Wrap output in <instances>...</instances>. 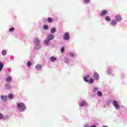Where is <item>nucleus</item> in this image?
<instances>
[{
    "instance_id": "5",
    "label": "nucleus",
    "mask_w": 127,
    "mask_h": 127,
    "mask_svg": "<svg viewBox=\"0 0 127 127\" xmlns=\"http://www.w3.org/2000/svg\"><path fill=\"white\" fill-rule=\"evenodd\" d=\"M99 89L98 87H94L92 92L94 93H96L98 97H103V93H102V91L99 90Z\"/></svg>"
},
{
    "instance_id": "23",
    "label": "nucleus",
    "mask_w": 127,
    "mask_h": 127,
    "mask_svg": "<svg viewBox=\"0 0 127 127\" xmlns=\"http://www.w3.org/2000/svg\"><path fill=\"white\" fill-rule=\"evenodd\" d=\"M105 20L106 21H111V18L109 16H106L105 17Z\"/></svg>"
},
{
    "instance_id": "37",
    "label": "nucleus",
    "mask_w": 127,
    "mask_h": 127,
    "mask_svg": "<svg viewBox=\"0 0 127 127\" xmlns=\"http://www.w3.org/2000/svg\"><path fill=\"white\" fill-rule=\"evenodd\" d=\"M104 108H106V106H104Z\"/></svg>"
},
{
    "instance_id": "35",
    "label": "nucleus",
    "mask_w": 127,
    "mask_h": 127,
    "mask_svg": "<svg viewBox=\"0 0 127 127\" xmlns=\"http://www.w3.org/2000/svg\"><path fill=\"white\" fill-rule=\"evenodd\" d=\"M90 127H96L95 125L91 126Z\"/></svg>"
},
{
    "instance_id": "22",
    "label": "nucleus",
    "mask_w": 127,
    "mask_h": 127,
    "mask_svg": "<svg viewBox=\"0 0 127 127\" xmlns=\"http://www.w3.org/2000/svg\"><path fill=\"white\" fill-rule=\"evenodd\" d=\"M2 69H3V64L0 62V72L2 71Z\"/></svg>"
},
{
    "instance_id": "18",
    "label": "nucleus",
    "mask_w": 127,
    "mask_h": 127,
    "mask_svg": "<svg viewBox=\"0 0 127 127\" xmlns=\"http://www.w3.org/2000/svg\"><path fill=\"white\" fill-rule=\"evenodd\" d=\"M12 80V78H11V76H8L5 79V81L8 83H10Z\"/></svg>"
},
{
    "instance_id": "36",
    "label": "nucleus",
    "mask_w": 127,
    "mask_h": 127,
    "mask_svg": "<svg viewBox=\"0 0 127 127\" xmlns=\"http://www.w3.org/2000/svg\"><path fill=\"white\" fill-rule=\"evenodd\" d=\"M102 127H107V126H103Z\"/></svg>"
},
{
    "instance_id": "17",
    "label": "nucleus",
    "mask_w": 127,
    "mask_h": 127,
    "mask_svg": "<svg viewBox=\"0 0 127 127\" xmlns=\"http://www.w3.org/2000/svg\"><path fill=\"white\" fill-rule=\"evenodd\" d=\"M0 98L3 102H6V100L7 99V96L1 95Z\"/></svg>"
},
{
    "instance_id": "6",
    "label": "nucleus",
    "mask_w": 127,
    "mask_h": 127,
    "mask_svg": "<svg viewBox=\"0 0 127 127\" xmlns=\"http://www.w3.org/2000/svg\"><path fill=\"white\" fill-rule=\"evenodd\" d=\"M112 104L116 110H120V105H119V102L118 101L114 100Z\"/></svg>"
},
{
    "instance_id": "9",
    "label": "nucleus",
    "mask_w": 127,
    "mask_h": 127,
    "mask_svg": "<svg viewBox=\"0 0 127 127\" xmlns=\"http://www.w3.org/2000/svg\"><path fill=\"white\" fill-rule=\"evenodd\" d=\"M115 19L118 22H121L122 21V17L120 14H117L115 16Z\"/></svg>"
},
{
    "instance_id": "25",
    "label": "nucleus",
    "mask_w": 127,
    "mask_h": 127,
    "mask_svg": "<svg viewBox=\"0 0 127 127\" xmlns=\"http://www.w3.org/2000/svg\"><path fill=\"white\" fill-rule=\"evenodd\" d=\"M8 98H9L10 100H12V99H13V95L12 94H9L8 95Z\"/></svg>"
},
{
    "instance_id": "15",
    "label": "nucleus",
    "mask_w": 127,
    "mask_h": 127,
    "mask_svg": "<svg viewBox=\"0 0 127 127\" xmlns=\"http://www.w3.org/2000/svg\"><path fill=\"white\" fill-rule=\"evenodd\" d=\"M11 88V86H10V84L8 83L5 84L4 85L5 90H10Z\"/></svg>"
},
{
    "instance_id": "2",
    "label": "nucleus",
    "mask_w": 127,
    "mask_h": 127,
    "mask_svg": "<svg viewBox=\"0 0 127 127\" xmlns=\"http://www.w3.org/2000/svg\"><path fill=\"white\" fill-rule=\"evenodd\" d=\"M17 109L18 112L22 113V112H25V110H26V106L24 103L19 102L17 103Z\"/></svg>"
},
{
    "instance_id": "14",
    "label": "nucleus",
    "mask_w": 127,
    "mask_h": 127,
    "mask_svg": "<svg viewBox=\"0 0 127 127\" xmlns=\"http://www.w3.org/2000/svg\"><path fill=\"white\" fill-rule=\"evenodd\" d=\"M64 63H66L68 65L70 64V59L69 58L65 57L64 59Z\"/></svg>"
},
{
    "instance_id": "33",
    "label": "nucleus",
    "mask_w": 127,
    "mask_h": 127,
    "mask_svg": "<svg viewBox=\"0 0 127 127\" xmlns=\"http://www.w3.org/2000/svg\"><path fill=\"white\" fill-rule=\"evenodd\" d=\"M10 71H11L10 69L7 68L6 69V73H10Z\"/></svg>"
},
{
    "instance_id": "29",
    "label": "nucleus",
    "mask_w": 127,
    "mask_h": 127,
    "mask_svg": "<svg viewBox=\"0 0 127 127\" xmlns=\"http://www.w3.org/2000/svg\"><path fill=\"white\" fill-rule=\"evenodd\" d=\"M53 21V20H52V18H48V22L51 23V22H52Z\"/></svg>"
},
{
    "instance_id": "8",
    "label": "nucleus",
    "mask_w": 127,
    "mask_h": 127,
    "mask_svg": "<svg viewBox=\"0 0 127 127\" xmlns=\"http://www.w3.org/2000/svg\"><path fill=\"white\" fill-rule=\"evenodd\" d=\"M79 106L81 108L83 107H87V104L85 100H81L78 104Z\"/></svg>"
},
{
    "instance_id": "21",
    "label": "nucleus",
    "mask_w": 127,
    "mask_h": 127,
    "mask_svg": "<svg viewBox=\"0 0 127 127\" xmlns=\"http://www.w3.org/2000/svg\"><path fill=\"white\" fill-rule=\"evenodd\" d=\"M107 73L109 74V75H111L112 73H113V70H112V68H111V67H108Z\"/></svg>"
},
{
    "instance_id": "20",
    "label": "nucleus",
    "mask_w": 127,
    "mask_h": 127,
    "mask_svg": "<svg viewBox=\"0 0 127 127\" xmlns=\"http://www.w3.org/2000/svg\"><path fill=\"white\" fill-rule=\"evenodd\" d=\"M50 61H51V62H55V61H57V59L56 57L52 56L50 58Z\"/></svg>"
},
{
    "instance_id": "7",
    "label": "nucleus",
    "mask_w": 127,
    "mask_h": 127,
    "mask_svg": "<svg viewBox=\"0 0 127 127\" xmlns=\"http://www.w3.org/2000/svg\"><path fill=\"white\" fill-rule=\"evenodd\" d=\"M64 39L66 41L70 40V34L68 32H66L64 35Z\"/></svg>"
},
{
    "instance_id": "24",
    "label": "nucleus",
    "mask_w": 127,
    "mask_h": 127,
    "mask_svg": "<svg viewBox=\"0 0 127 127\" xmlns=\"http://www.w3.org/2000/svg\"><path fill=\"white\" fill-rule=\"evenodd\" d=\"M1 53H2V55H3V56H5V55H6V51L3 50L1 51Z\"/></svg>"
},
{
    "instance_id": "19",
    "label": "nucleus",
    "mask_w": 127,
    "mask_h": 127,
    "mask_svg": "<svg viewBox=\"0 0 127 127\" xmlns=\"http://www.w3.org/2000/svg\"><path fill=\"white\" fill-rule=\"evenodd\" d=\"M51 31V34H54V33H55V32H56L57 30L56 28H52L50 30Z\"/></svg>"
},
{
    "instance_id": "13",
    "label": "nucleus",
    "mask_w": 127,
    "mask_h": 127,
    "mask_svg": "<svg viewBox=\"0 0 127 127\" xmlns=\"http://www.w3.org/2000/svg\"><path fill=\"white\" fill-rule=\"evenodd\" d=\"M118 21H117L115 19H113L110 22V24L112 26H116L117 24H118Z\"/></svg>"
},
{
    "instance_id": "27",
    "label": "nucleus",
    "mask_w": 127,
    "mask_h": 127,
    "mask_svg": "<svg viewBox=\"0 0 127 127\" xmlns=\"http://www.w3.org/2000/svg\"><path fill=\"white\" fill-rule=\"evenodd\" d=\"M43 29H44L45 30H47V29H48V25H44Z\"/></svg>"
},
{
    "instance_id": "16",
    "label": "nucleus",
    "mask_w": 127,
    "mask_h": 127,
    "mask_svg": "<svg viewBox=\"0 0 127 127\" xmlns=\"http://www.w3.org/2000/svg\"><path fill=\"white\" fill-rule=\"evenodd\" d=\"M35 69L37 70H41L42 69V65L40 64H38L35 65Z\"/></svg>"
},
{
    "instance_id": "26",
    "label": "nucleus",
    "mask_w": 127,
    "mask_h": 127,
    "mask_svg": "<svg viewBox=\"0 0 127 127\" xmlns=\"http://www.w3.org/2000/svg\"><path fill=\"white\" fill-rule=\"evenodd\" d=\"M32 65V64L31 63V62L28 61L27 63V67H30Z\"/></svg>"
},
{
    "instance_id": "1",
    "label": "nucleus",
    "mask_w": 127,
    "mask_h": 127,
    "mask_svg": "<svg viewBox=\"0 0 127 127\" xmlns=\"http://www.w3.org/2000/svg\"><path fill=\"white\" fill-rule=\"evenodd\" d=\"M34 49L35 50H39L41 48L40 44V39L38 37H35L33 40Z\"/></svg>"
},
{
    "instance_id": "3",
    "label": "nucleus",
    "mask_w": 127,
    "mask_h": 127,
    "mask_svg": "<svg viewBox=\"0 0 127 127\" xmlns=\"http://www.w3.org/2000/svg\"><path fill=\"white\" fill-rule=\"evenodd\" d=\"M54 39V35L52 34H49L47 37V40L44 41V44L45 45H48L49 44V42L51 41V40H53Z\"/></svg>"
},
{
    "instance_id": "34",
    "label": "nucleus",
    "mask_w": 127,
    "mask_h": 127,
    "mask_svg": "<svg viewBox=\"0 0 127 127\" xmlns=\"http://www.w3.org/2000/svg\"><path fill=\"white\" fill-rule=\"evenodd\" d=\"M83 127H90V125H89V124H85V125H84Z\"/></svg>"
},
{
    "instance_id": "31",
    "label": "nucleus",
    "mask_w": 127,
    "mask_h": 127,
    "mask_svg": "<svg viewBox=\"0 0 127 127\" xmlns=\"http://www.w3.org/2000/svg\"><path fill=\"white\" fill-rule=\"evenodd\" d=\"M64 50H65V48L64 47H62L61 49V51L62 53L64 52Z\"/></svg>"
},
{
    "instance_id": "12",
    "label": "nucleus",
    "mask_w": 127,
    "mask_h": 127,
    "mask_svg": "<svg viewBox=\"0 0 127 127\" xmlns=\"http://www.w3.org/2000/svg\"><path fill=\"white\" fill-rule=\"evenodd\" d=\"M93 77L96 81H99V80H100V75H99V74L97 72L94 73Z\"/></svg>"
},
{
    "instance_id": "32",
    "label": "nucleus",
    "mask_w": 127,
    "mask_h": 127,
    "mask_svg": "<svg viewBox=\"0 0 127 127\" xmlns=\"http://www.w3.org/2000/svg\"><path fill=\"white\" fill-rule=\"evenodd\" d=\"M3 118H4L3 115L0 113V120L3 119Z\"/></svg>"
},
{
    "instance_id": "28",
    "label": "nucleus",
    "mask_w": 127,
    "mask_h": 127,
    "mask_svg": "<svg viewBox=\"0 0 127 127\" xmlns=\"http://www.w3.org/2000/svg\"><path fill=\"white\" fill-rule=\"evenodd\" d=\"M83 1H84V3H85V4L90 3V0H83Z\"/></svg>"
},
{
    "instance_id": "11",
    "label": "nucleus",
    "mask_w": 127,
    "mask_h": 127,
    "mask_svg": "<svg viewBox=\"0 0 127 127\" xmlns=\"http://www.w3.org/2000/svg\"><path fill=\"white\" fill-rule=\"evenodd\" d=\"M68 55L71 58H75L77 56V54L74 52H70L68 53Z\"/></svg>"
},
{
    "instance_id": "30",
    "label": "nucleus",
    "mask_w": 127,
    "mask_h": 127,
    "mask_svg": "<svg viewBox=\"0 0 127 127\" xmlns=\"http://www.w3.org/2000/svg\"><path fill=\"white\" fill-rule=\"evenodd\" d=\"M13 30H14V28H13V27H12L9 29V31L10 32H12V31H13Z\"/></svg>"
},
{
    "instance_id": "10",
    "label": "nucleus",
    "mask_w": 127,
    "mask_h": 127,
    "mask_svg": "<svg viewBox=\"0 0 127 127\" xmlns=\"http://www.w3.org/2000/svg\"><path fill=\"white\" fill-rule=\"evenodd\" d=\"M108 14V11L106 10H102L100 12V16H105Z\"/></svg>"
},
{
    "instance_id": "4",
    "label": "nucleus",
    "mask_w": 127,
    "mask_h": 127,
    "mask_svg": "<svg viewBox=\"0 0 127 127\" xmlns=\"http://www.w3.org/2000/svg\"><path fill=\"white\" fill-rule=\"evenodd\" d=\"M83 80L84 82H86V83H89V84H93V83H94V79H93L92 78H91L90 79V75H86L84 76Z\"/></svg>"
}]
</instances>
